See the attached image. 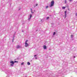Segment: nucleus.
I'll return each instance as SVG.
<instances>
[{"label":"nucleus","instance_id":"obj_28","mask_svg":"<svg viewBox=\"0 0 77 77\" xmlns=\"http://www.w3.org/2000/svg\"><path fill=\"white\" fill-rule=\"evenodd\" d=\"M73 57H74V58H75V56H74Z\"/></svg>","mask_w":77,"mask_h":77},{"label":"nucleus","instance_id":"obj_12","mask_svg":"<svg viewBox=\"0 0 77 77\" xmlns=\"http://www.w3.org/2000/svg\"><path fill=\"white\" fill-rule=\"evenodd\" d=\"M30 19H31V18L30 17L28 18V20L29 21H30Z\"/></svg>","mask_w":77,"mask_h":77},{"label":"nucleus","instance_id":"obj_26","mask_svg":"<svg viewBox=\"0 0 77 77\" xmlns=\"http://www.w3.org/2000/svg\"><path fill=\"white\" fill-rule=\"evenodd\" d=\"M36 55H34V57H36Z\"/></svg>","mask_w":77,"mask_h":77},{"label":"nucleus","instance_id":"obj_29","mask_svg":"<svg viewBox=\"0 0 77 77\" xmlns=\"http://www.w3.org/2000/svg\"><path fill=\"white\" fill-rule=\"evenodd\" d=\"M37 59V57H35V59Z\"/></svg>","mask_w":77,"mask_h":77},{"label":"nucleus","instance_id":"obj_11","mask_svg":"<svg viewBox=\"0 0 77 77\" xmlns=\"http://www.w3.org/2000/svg\"><path fill=\"white\" fill-rule=\"evenodd\" d=\"M31 12L32 14H33V12H32V8L31 9Z\"/></svg>","mask_w":77,"mask_h":77},{"label":"nucleus","instance_id":"obj_17","mask_svg":"<svg viewBox=\"0 0 77 77\" xmlns=\"http://www.w3.org/2000/svg\"><path fill=\"white\" fill-rule=\"evenodd\" d=\"M49 17H47L46 19L47 20H48L49 19Z\"/></svg>","mask_w":77,"mask_h":77},{"label":"nucleus","instance_id":"obj_16","mask_svg":"<svg viewBox=\"0 0 77 77\" xmlns=\"http://www.w3.org/2000/svg\"><path fill=\"white\" fill-rule=\"evenodd\" d=\"M30 18H32V14H30Z\"/></svg>","mask_w":77,"mask_h":77},{"label":"nucleus","instance_id":"obj_21","mask_svg":"<svg viewBox=\"0 0 77 77\" xmlns=\"http://www.w3.org/2000/svg\"><path fill=\"white\" fill-rule=\"evenodd\" d=\"M28 42V40H26V42H25V43H27V42Z\"/></svg>","mask_w":77,"mask_h":77},{"label":"nucleus","instance_id":"obj_3","mask_svg":"<svg viewBox=\"0 0 77 77\" xmlns=\"http://www.w3.org/2000/svg\"><path fill=\"white\" fill-rule=\"evenodd\" d=\"M54 1H52L51 3V5H50V7H53V5H54Z\"/></svg>","mask_w":77,"mask_h":77},{"label":"nucleus","instance_id":"obj_10","mask_svg":"<svg viewBox=\"0 0 77 77\" xmlns=\"http://www.w3.org/2000/svg\"><path fill=\"white\" fill-rule=\"evenodd\" d=\"M16 48H20V46H19V45L17 46Z\"/></svg>","mask_w":77,"mask_h":77},{"label":"nucleus","instance_id":"obj_2","mask_svg":"<svg viewBox=\"0 0 77 77\" xmlns=\"http://www.w3.org/2000/svg\"><path fill=\"white\" fill-rule=\"evenodd\" d=\"M55 75L54 74H53V76H52V75L50 74H47V75L48 77H58V75H57L55 76Z\"/></svg>","mask_w":77,"mask_h":77},{"label":"nucleus","instance_id":"obj_23","mask_svg":"<svg viewBox=\"0 0 77 77\" xmlns=\"http://www.w3.org/2000/svg\"><path fill=\"white\" fill-rule=\"evenodd\" d=\"M71 38H73V35H71Z\"/></svg>","mask_w":77,"mask_h":77},{"label":"nucleus","instance_id":"obj_20","mask_svg":"<svg viewBox=\"0 0 77 77\" xmlns=\"http://www.w3.org/2000/svg\"><path fill=\"white\" fill-rule=\"evenodd\" d=\"M17 62H18V61H14V63H17Z\"/></svg>","mask_w":77,"mask_h":77},{"label":"nucleus","instance_id":"obj_15","mask_svg":"<svg viewBox=\"0 0 77 77\" xmlns=\"http://www.w3.org/2000/svg\"><path fill=\"white\" fill-rule=\"evenodd\" d=\"M62 8H63V9H65V7H62Z\"/></svg>","mask_w":77,"mask_h":77},{"label":"nucleus","instance_id":"obj_7","mask_svg":"<svg viewBox=\"0 0 77 77\" xmlns=\"http://www.w3.org/2000/svg\"><path fill=\"white\" fill-rule=\"evenodd\" d=\"M43 48L44 50H46V49H47V47H46V46L44 45L43 46Z\"/></svg>","mask_w":77,"mask_h":77},{"label":"nucleus","instance_id":"obj_31","mask_svg":"<svg viewBox=\"0 0 77 77\" xmlns=\"http://www.w3.org/2000/svg\"><path fill=\"white\" fill-rule=\"evenodd\" d=\"M70 0V2H71V1L72 0Z\"/></svg>","mask_w":77,"mask_h":77},{"label":"nucleus","instance_id":"obj_4","mask_svg":"<svg viewBox=\"0 0 77 77\" xmlns=\"http://www.w3.org/2000/svg\"><path fill=\"white\" fill-rule=\"evenodd\" d=\"M12 64H11V66H14V62L13 61H11L10 62Z\"/></svg>","mask_w":77,"mask_h":77},{"label":"nucleus","instance_id":"obj_24","mask_svg":"<svg viewBox=\"0 0 77 77\" xmlns=\"http://www.w3.org/2000/svg\"><path fill=\"white\" fill-rule=\"evenodd\" d=\"M75 72L76 74H77V71H75Z\"/></svg>","mask_w":77,"mask_h":77},{"label":"nucleus","instance_id":"obj_6","mask_svg":"<svg viewBox=\"0 0 77 77\" xmlns=\"http://www.w3.org/2000/svg\"><path fill=\"white\" fill-rule=\"evenodd\" d=\"M64 13H65V18H66V11L64 12Z\"/></svg>","mask_w":77,"mask_h":77},{"label":"nucleus","instance_id":"obj_9","mask_svg":"<svg viewBox=\"0 0 77 77\" xmlns=\"http://www.w3.org/2000/svg\"><path fill=\"white\" fill-rule=\"evenodd\" d=\"M27 65H30V62H28L27 63Z\"/></svg>","mask_w":77,"mask_h":77},{"label":"nucleus","instance_id":"obj_22","mask_svg":"<svg viewBox=\"0 0 77 77\" xmlns=\"http://www.w3.org/2000/svg\"><path fill=\"white\" fill-rule=\"evenodd\" d=\"M48 6H47L45 7V8H46V9H47V8H48Z\"/></svg>","mask_w":77,"mask_h":77},{"label":"nucleus","instance_id":"obj_5","mask_svg":"<svg viewBox=\"0 0 77 77\" xmlns=\"http://www.w3.org/2000/svg\"><path fill=\"white\" fill-rule=\"evenodd\" d=\"M25 47H27L29 46V44L27 43H25Z\"/></svg>","mask_w":77,"mask_h":77},{"label":"nucleus","instance_id":"obj_13","mask_svg":"<svg viewBox=\"0 0 77 77\" xmlns=\"http://www.w3.org/2000/svg\"><path fill=\"white\" fill-rule=\"evenodd\" d=\"M55 34H56V32H54L53 34V35H55Z\"/></svg>","mask_w":77,"mask_h":77},{"label":"nucleus","instance_id":"obj_18","mask_svg":"<svg viewBox=\"0 0 77 77\" xmlns=\"http://www.w3.org/2000/svg\"><path fill=\"white\" fill-rule=\"evenodd\" d=\"M24 64V62H22L21 63V65H23Z\"/></svg>","mask_w":77,"mask_h":77},{"label":"nucleus","instance_id":"obj_1","mask_svg":"<svg viewBox=\"0 0 77 77\" xmlns=\"http://www.w3.org/2000/svg\"><path fill=\"white\" fill-rule=\"evenodd\" d=\"M68 69H65L64 70L63 69L59 71V74H60V73H64V72H67V71H68Z\"/></svg>","mask_w":77,"mask_h":77},{"label":"nucleus","instance_id":"obj_14","mask_svg":"<svg viewBox=\"0 0 77 77\" xmlns=\"http://www.w3.org/2000/svg\"><path fill=\"white\" fill-rule=\"evenodd\" d=\"M65 4H66V2H67L66 1V0H65Z\"/></svg>","mask_w":77,"mask_h":77},{"label":"nucleus","instance_id":"obj_25","mask_svg":"<svg viewBox=\"0 0 77 77\" xmlns=\"http://www.w3.org/2000/svg\"><path fill=\"white\" fill-rule=\"evenodd\" d=\"M38 4H37L35 5L36 6H38Z\"/></svg>","mask_w":77,"mask_h":77},{"label":"nucleus","instance_id":"obj_19","mask_svg":"<svg viewBox=\"0 0 77 77\" xmlns=\"http://www.w3.org/2000/svg\"><path fill=\"white\" fill-rule=\"evenodd\" d=\"M14 38H13V42H14Z\"/></svg>","mask_w":77,"mask_h":77},{"label":"nucleus","instance_id":"obj_8","mask_svg":"<svg viewBox=\"0 0 77 77\" xmlns=\"http://www.w3.org/2000/svg\"><path fill=\"white\" fill-rule=\"evenodd\" d=\"M23 77H27V74H26L25 73L23 74Z\"/></svg>","mask_w":77,"mask_h":77},{"label":"nucleus","instance_id":"obj_27","mask_svg":"<svg viewBox=\"0 0 77 77\" xmlns=\"http://www.w3.org/2000/svg\"><path fill=\"white\" fill-rule=\"evenodd\" d=\"M76 16H77V13H76L75 14Z\"/></svg>","mask_w":77,"mask_h":77},{"label":"nucleus","instance_id":"obj_30","mask_svg":"<svg viewBox=\"0 0 77 77\" xmlns=\"http://www.w3.org/2000/svg\"><path fill=\"white\" fill-rule=\"evenodd\" d=\"M22 32H24V31L22 30Z\"/></svg>","mask_w":77,"mask_h":77}]
</instances>
